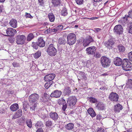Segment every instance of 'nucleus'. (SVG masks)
Masks as SVG:
<instances>
[{
  "label": "nucleus",
  "mask_w": 132,
  "mask_h": 132,
  "mask_svg": "<svg viewBox=\"0 0 132 132\" xmlns=\"http://www.w3.org/2000/svg\"><path fill=\"white\" fill-rule=\"evenodd\" d=\"M67 43L70 46L74 44L76 41V35L73 33L69 34L67 36Z\"/></svg>",
  "instance_id": "obj_1"
},
{
  "label": "nucleus",
  "mask_w": 132,
  "mask_h": 132,
  "mask_svg": "<svg viewBox=\"0 0 132 132\" xmlns=\"http://www.w3.org/2000/svg\"><path fill=\"white\" fill-rule=\"evenodd\" d=\"M132 64L129 60L127 59H123V63L122 65L123 70L126 71H129L131 70Z\"/></svg>",
  "instance_id": "obj_2"
},
{
  "label": "nucleus",
  "mask_w": 132,
  "mask_h": 132,
  "mask_svg": "<svg viewBox=\"0 0 132 132\" xmlns=\"http://www.w3.org/2000/svg\"><path fill=\"white\" fill-rule=\"evenodd\" d=\"M47 54L50 56H54L56 54L57 50L53 44H51L49 46L47 51Z\"/></svg>",
  "instance_id": "obj_3"
},
{
  "label": "nucleus",
  "mask_w": 132,
  "mask_h": 132,
  "mask_svg": "<svg viewBox=\"0 0 132 132\" xmlns=\"http://www.w3.org/2000/svg\"><path fill=\"white\" fill-rule=\"evenodd\" d=\"M101 62L102 66L104 68L107 67L110 65L111 61L108 57L103 56L101 59Z\"/></svg>",
  "instance_id": "obj_4"
},
{
  "label": "nucleus",
  "mask_w": 132,
  "mask_h": 132,
  "mask_svg": "<svg viewBox=\"0 0 132 132\" xmlns=\"http://www.w3.org/2000/svg\"><path fill=\"white\" fill-rule=\"evenodd\" d=\"M77 102V99L74 96L70 97L68 99V105L71 108L75 107V105Z\"/></svg>",
  "instance_id": "obj_5"
},
{
  "label": "nucleus",
  "mask_w": 132,
  "mask_h": 132,
  "mask_svg": "<svg viewBox=\"0 0 132 132\" xmlns=\"http://www.w3.org/2000/svg\"><path fill=\"white\" fill-rule=\"evenodd\" d=\"M39 98V96L38 94L35 93L32 94L29 97V101L30 103H37Z\"/></svg>",
  "instance_id": "obj_6"
},
{
  "label": "nucleus",
  "mask_w": 132,
  "mask_h": 132,
  "mask_svg": "<svg viewBox=\"0 0 132 132\" xmlns=\"http://www.w3.org/2000/svg\"><path fill=\"white\" fill-rule=\"evenodd\" d=\"M119 96L118 94L116 93L111 92L109 95V100L113 102H116L118 101Z\"/></svg>",
  "instance_id": "obj_7"
},
{
  "label": "nucleus",
  "mask_w": 132,
  "mask_h": 132,
  "mask_svg": "<svg viewBox=\"0 0 132 132\" xmlns=\"http://www.w3.org/2000/svg\"><path fill=\"white\" fill-rule=\"evenodd\" d=\"M94 40L92 37L90 36H87L84 40L83 45L85 47L88 46L91 42H94Z\"/></svg>",
  "instance_id": "obj_8"
},
{
  "label": "nucleus",
  "mask_w": 132,
  "mask_h": 132,
  "mask_svg": "<svg viewBox=\"0 0 132 132\" xmlns=\"http://www.w3.org/2000/svg\"><path fill=\"white\" fill-rule=\"evenodd\" d=\"M25 36L24 35L18 36L16 39V42L18 45H22L25 43Z\"/></svg>",
  "instance_id": "obj_9"
},
{
  "label": "nucleus",
  "mask_w": 132,
  "mask_h": 132,
  "mask_svg": "<svg viewBox=\"0 0 132 132\" xmlns=\"http://www.w3.org/2000/svg\"><path fill=\"white\" fill-rule=\"evenodd\" d=\"M123 29L122 26L120 24L116 26L114 28V31L117 34L120 35L122 33Z\"/></svg>",
  "instance_id": "obj_10"
},
{
  "label": "nucleus",
  "mask_w": 132,
  "mask_h": 132,
  "mask_svg": "<svg viewBox=\"0 0 132 132\" xmlns=\"http://www.w3.org/2000/svg\"><path fill=\"white\" fill-rule=\"evenodd\" d=\"M16 33V31L14 29L12 28H8L6 31L7 35H5L6 36H13Z\"/></svg>",
  "instance_id": "obj_11"
},
{
  "label": "nucleus",
  "mask_w": 132,
  "mask_h": 132,
  "mask_svg": "<svg viewBox=\"0 0 132 132\" xmlns=\"http://www.w3.org/2000/svg\"><path fill=\"white\" fill-rule=\"evenodd\" d=\"M62 94V92L60 90H56L53 92L50 95L52 97L58 98L60 97Z\"/></svg>",
  "instance_id": "obj_12"
},
{
  "label": "nucleus",
  "mask_w": 132,
  "mask_h": 132,
  "mask_svg": "<svg viewBox=\"0 0 132 132\" xmlns=\"http://www.w3.org/2000/svg\"><path fill=\"white\" fill-rule=\"evenodd\" d=\"M96 50V47L94 46L89 47L86 50V53L88 54H93L95 53Z\"/></svg>",
  "instance_id": "obj_13"
},
{
  "label": "nucleus",
  "mask_w": 132,
  "mask_h": 132,
  "mask_svg": "<svg viewBox=\"0 0 132 132\" xmlns=\"http://www.w3.org/2000/svg\"><path fill=\"white\" fill-rule=\"evenodd\" d=\"M123 60L122 59L119 57H117L114 58L113 60L114 64L116 66H120L123 63Z\"/></svg>",
  "instance_id": "obj_14"
},
{
  "label": "nucleus",
  "mask_w": 132,
  "mask_h": 132,
  "mask_svg": "<svg viewBox=\"0 0 132 132\" xmlns=\"http://www.w3.org/2000/svg\"><path fill=\"white\" fill-rule=\"evenodd\" d=\"M55 76V75L54 73L49 74L44 77V80L46 81H51L54 79Z\"/></svg>",
  "instance_id": "obj_15"
},
{
  "label": "nucleus",
  "mask_w": 132,
  "mask_h": 132,
  "mask_svg": "<svg viewBox=\"0 0 132 132\" xmlns=\"http://www.w3.org/2000/svg\"><path fill=\"white\" fill-rule=\"evenodd\" d=\"M114 42L112 39H110L107 41L105 42V45L109 49H112V46L114 44Z\"/></svg>",
  "instance_id": "obj_16"
},
{
  "label": "nucleus",
  "mask_w": 132,
  "mask_h": 132,
  "mask_svg": "<svg viewBox=\"0 0 132 132\" xmlns=\"http://www.w3.org/2000/svg\"><path fill=\"white\" fill-rule=\"evenodd\" d=\"M96 108L99 110H103L105 109V105L101 102H99L97 104H96Z\"/></svg>",
  "instance_id": "obj_17"
},
{
  "label": "nucleus",
  "mask_w": 132,
  "mask_h": 132,
  "mask_svg": "<svg viewBox=\"0 0 132 132\" xmlns=\"http://www.w3.org/2000/svg\"><path fill=\"white\" fill-rule=\"evenodd\" d=\"M50 117L54 121H56L58 118V116L56 112H51L50 113Z\"/></svg>",
  "instance_id": "obj_18"
},
{
  "label": "nucleus",
  "mask_w": 132,
  "mask_h": 132,
  "mask_svg": "<svg viewBox=\"0 0 132 132\" xmlns=\"http://www.w3.org/2000/svg\"><path fill=\"white\" fill-rule=\"evenodd\" d=\"M37 42L40 47H43L45 46V42L42 37L39 38Z\"/></svg>",
  "instance_id": "obj_19"
},
{
  "label": "nucleus",
  "mask_w": 132,
  "mask_h": 132,
  "mask_svg": "<svg viewBox=\"0 0 132 132\" xmlns=\"http://www.w3.org/2000/svg\"><path fill=\"white\" fill-rule=\"evenodd\" d=\"M22 114V111L21 109H19L16 112L15 114L13 116L12 119H15L21 117Z\"/></svg>",
  "instance_id": "obj_20"
},
{
  "label": "nucleus",
  "mask_w": 132,
  "mask_h": 132,
  "mask_svg": "<svg viewBox=\"0 0 132 132\" xmlns=\"http://www.w3.org/2000/svg\"><path fill=\"white\" fill-rule=\"evenodd\" d=\"M122 109V106L119 103H118L114 106V111L116 112L119 113Z\"/></svg>",
  "instance_id": "obj_21"
},
{
  "label": "nucleus",
  "mask_w": 132,
  "mask_h": 132,
  "mask_svg": "<svg viewBox=\"0 0 132 132\" xmlns=\"http://www.w3.org/2000/svg\"><path fill=\"white\" fill-rule=\"evenodd\" d=\"M11 26L14 28H16L17 27V23L16 20L15 19H12L9 22Z\"/></svg>",
  "instance_id": "obj_22"
},
{
  "label": "nucleus",
  "mask_w": 132,
  "mask_h": 132,
  "mask_svg": "<svg viewBox=\"0 0 132 132\" xmlns=\"http://www.w3.org/2000/svg\"><path fill=\"white\" fill-rule=\"evenodd\" d=\"M87 112L88 113L92 118L94 117L96 115L95 112L92 108H90L88 109L87 110Z\"/></svg>",
  "instance_id": "obj_23"
},
{
  "label": "nucleus",
  "mask_w": 132,
  "mask_h": 132,
  "mask_svg": "<svg viewBox=\"0 0 132 132\" xmlns=\"http://www.w3.org/2000/svg\"><path fill=\"white\" fill-rule=\"evenodd\" d=\"M10 108L11 111H15L19 109V106L18 104H14L10 106Z\"/></svg>",
  "instance_id": "obj_24"
},
{
  "label": "nucleus",
  "mask_w": 132,
  "mask_h": 132,
  "mask_svg": "<svg viewBox=\"0 0 132 132\" xmlns=\"http://www.w3.org/2000/svg\"><path fill=\"white\" fill-rule=\"evenodd\" d=\"M58 41L59 44L60 45H64L67 43V41L63 37L59 38Z\"/></svg>",
  "instance_id": "obj_25"
},
{
  "label": "nucleus",
  "mask_w": 132,
  "mask_h": 132,
  "mask_svg": "<svg viewBox=\"0 0 132 132\" xmlns=\"http://www.w3.org/2000/svg\"><path fill=\"white\" fill-rule=\"evenodd\" d=\"M58 104L60 105H62L66 103V102L63 97H61L57 101Z\"/></svg>",
  "instance_id": "obj_26"
},
{
  "label": "nucleus",
  "mask_w": 132,
  "mask_h": 132,
  "mask_svg": "<svg viewBox=\"0 0 132 132\" xmlns=\"http://www.w3.org/2000/svg\"><path fill=\"white\" fill-rule=\"evenodd\" d=\"M52 3L54 6L56 7L60 5L61 1V0H52Z\"/></svg>",
  "instance_id": "obj_27"
},
{
  "label": "nucleus",
  "mask_w": 132,
  "mask_h": 132,
  "mask_svg": "<svg viewBox=\"0 0 132 132\" xmlns=\"http://www.w3.org/2000/svg\"><path fill=\"white\" fill-rule=\"evenodd\" d=\"M71 92V90L70 88L68 87H64L63 93L65 95H69Z\"/></svg>",
  "instance_id": "obj_28"
},
{
  "label": "nucleus",
  "mask_w": 132,
  "mask_h": 132,
  "mask_svg": "<svg viewBox=\"0 0 132 132\" xmlns=\"http://www.w3.org/2000/svg\"><path fill=\"white\" fill-rule=\"evenodd\" d=\"M48 16L50 21L51 22H53L54 21L55 17L53 13H49L48 14Z\"/></svg>",
  "instance_id": "obj_29"
},
{
  "label": "nucleus",
  "mask_w": 132,
  "mask_h": 132,
  "mask_svg": "<svg viewBox=\"0 0 132 132\" xmlns=\"http://www.w3.org/2000/svg\"><path fill=\"white\" fill-rule=\"evenodd\" d=\"M67 10L65 7L62 8V10L61 12V14L62 15L66 16L68 14Z\"/></svg>",
  "instance_id": "obj_30"
},
{
  "label": "nucleus",
  "mask_w": 132,
  "mask_h": 132,
  "mask_svg": "<svg viewBox=\"0 0 132 132\" xmlns=\"http://www.w3.org/2000/svg\"><path fill=\"white\" fill-rule=\"evenodd\" d=\"M53 125L52 121L51 120H48L46 122L45 126L46 127L49 128H51Z\"/></svg>",
  "instance_id": "obj_31"
},
{
  "label": "nucleus",
  "mask_w": 132,
  "mask_h": 132,
  "mask_svg": "<svg viewBox=\"0 0 132 132\" xmlns=\"http://www.w3.org/2000/svg\"><path fill=\"white\" fill-rule=\"evenodd\" d=\"M126 85L128 87L130 88H132V80L129 79L126 84Z\"/></svg>",
  "instance_id": "obj_32"
},
{
  "label": "nucleus",
  "mask_w": 132,
  "mask_h": 132,
  "mask_svg": "<svg viewBox=\"0 0 132 132\" xmlns=\"http://www.w3.org/2000/svg\"><path fill=\"white\" fill-rule=\"evenodd\" d=\"M73 124L72 123H69L67 125L65 128L67 130H71L73 128Z\"/></svg>",
  "instance_id": "obj_33"
},
{
  "label": "nucleus",
  "mask_w": 132,
  "mask_h": 132,
  "mask_svg": "<svg viewBox=\"0 0 132 132\" xmlns=\"http://www.w3.org/2000/svg\"><path fill=\"white\" fill-rule=\"evenodd\" d=\"M37 104L34 103V104H32L30 105V109L31 111H35V108L37 107Z\"/></svg>",
  "instance_id": "obj_34"
},
{
  "label": "nucleus",
  "mask_w": 132,
  "mask_h": 132,
  "mask_svg": "<svg viewBox=\"0 0 132 132\" xmlns=\"http://www.w3.org/2000/svg\"><path fill=\"white\" fill-rule=\"evenodd\" d=\"M34 37V36L32 33H30L28 36L27 40L28 41H30Z\"/></svg>",
  "instance_id": "obj_35"
},
{
  "label": "nucleus",
  "mask_w": 132,
  "mask_h": 132,
  "mask_svg": "<svg viewBox=\"0 0 132 132\" xmlns=\"http://www.w3.org/2000/svg\"><path fill=\"white\" fill-rule=\"evenodd\" d=\"M41 52L38 51L34 55V57L35 59L38 58L41 56Z\"/></svg>",
  "instance_id": "obj_36"
},
{
  "label": "nucleus",
  "mask_w": 132,
  "mask_h": 132,
  "mask_svg": "<svg viewBox=\"0 0 132 132\" xmlns=\"http://www.w3.org/2000/svg\"><path fill=\"white\" fill-rule=\"evenodd\" d=\"M88 100L90 102L93 103H95L97 101L96 98L93 97H89Z\"/></svg>",
  "instance_id": "obj_37"
},
{
  "label": "nucleus",
  "mask_w": 132,
  "mask_h": 132,
  "mask_svg": "<svg viewBox=\"0 0 132 132\" xmlns=\"http://www.w3.org/2000/svg\"><path fill=\"white\" fill-rule=\"evenodd\" d=\"M39 46L38 45V44L37 42H32L31 46L32 47L34 48L37 50Z\"/></svg>",
  "instance_id": "obj_38"
},
{
  "label": "nucleus",
  "mask_w": 132,
  "mask_h": 132,
  "mask_svg": "<svg viewBox=\"0 0 132 132\" xmlns=\"http://www.w3.org/2000/svg\"><path fill=\"white\" fill-rule=\"evenodd\" d=\"M27 126L29 128H31L32 126L31 121V119H27L26 121Z\"/></svg>",
  "instance_id": "obj_39"
},
{
  "label": "nucleus",
  "mask_w": 132,
  "mask_h": 132,
  "mask_svg": "<svg viewBox=\"0 0 132 132\" xmlns=\"http://www.w3.org/2000/svg\"><path fill=\"white\" fill-rule=\"evenodd\" d=\"M129 17L128 16H126V15L125 16L121 18V20H120L119 21V22H120V21H123V22H125L126 23H127L128 22V18Z\"/></svg>",
  "instance_id": "obj_40"
},
{
  "label": "nucleus",
  "mask_w": 132,
  "mask_h": 132,
  "mask_svg": "<svg viewBox=\"0 0 132 132\" xmlns=\"http://www.w3.org/2000/svg\"><path fill=\"white\" fill-rule=\"evenodd\" d=\"M128 32L132 34V22H130L128 24Z\"/></svg>",
  "instance_id": "obj_41"
},
{
  "label": "nucleus",
  "mask_w": 132,
  "mask_h": 132,
  "mask_svg": "<svg viewBox=\"0 0 132 132\" xmlns=\"http://www.w3.org/2000/svg\"><path fill=\"white\" fill-rule=\"evenodd\" d=\"M43 125V123L41 121H38L35 124V126L37 128H40Z\"/></svg>",
  "instance_id": "obj_42"
},
{
  "label": "nucleus",
  "mask_w": 132,
  "mask_h": 132,
  "mask_svg": "<svg viewBox=\"0 0 132 132\" xmlns=\"http://www.w3.org/2000/svg\"><path fill=\"white\" fill-rule=\"evenodd\" d=\"M94 57L97 58H100L101 56L100 53L99 52H96V53H94Z\"/></svg>",
  "instance_id": "obj_43"
},
{
  "label": "nucleus",
  "mask_w": 132,
  "mask_h": 132,
  "mask_svg": "<svg viewBox=\"0 0 132 132\" xmlns=\"http://www.w3.org/2000/svg\"><path fill=\"white\" fill-rule=\"evenodd\" d=\"M119 49L120 52H123L125 51V48L123 46H119Z\"/></svg>",
  "instance_id": "obj_44"
},
{
  "label": "nucleus",
  "mask_w": 132,
  "mask_h": 132,
  "mask_svg": "<svg viewBox=\"0 0 132 132\" xmlns=\"http://www.w3.org/2000/svg\"><path fill=\"white\" fill-rule=\"evenodd\" d=\"M56 29H57V31L58 30H61L63 29V27L62 25H60L57 26L56 27Z\"/></svg>",
  "instance_id": "obj_45"
},
{
  "label": "nucleus",
  "mask_w": 132,
  "mask_h": 132,
  "mask_svg": "<svg viewBox=\"0 0 132 132\" xmlns=\"http://www.w3.org/2000/svg\"><path fill=\"white\" fill-rule=\"evenodd\" d=\"M128 57L129 60L132 61V52H131L128 53Z\"/></svg>",
  "instance_id": "obj_46"
},
{
  "label": "nucleus",
  "mask_w": 132,
  "mask_h": 132,
  "mask_svg": "<svg viewBox=\"0 0 132 132\" xmlns=\"http://www.w3.org/2000/svg\"><path fill=\"white\" fill-rule=\"evenodd\" d=\"M12 64L13 66L14 67H18L20 66L19 64L17 63L16 62H13L12 63Z\"/></svg>",
  "instance_id": "obj_47"
},
{
  "label": "nucleus",
  "mask_w": 132,
  "mask_h": 132,
  "mask_svg": "<svg viewBox=\"0 0 132 132\" xmlns=\"http://www.w3.org/2000/svg\"><path fill=\"white\" fill-rule=\"evenodd\" d=\"M77 3L78 5H81L82 4L84 0H75Z\"/></svg>",
  "instance_id": "obj_48"
},
{
  "label": "nucleus",
  "mask_w": 132,
  "mask_h": 132,
  "mask_svg": "<svg viewBox=\"0 0 132 132\" xmlns=\"http://www.w3.org/2000/svg\"><path fill=\"white\" fill-rule=\"evenodd\" d=\"M26 14L25 15V16L26 18H29L31 19L33 18L32 16L30 14L28 13H26Z\"/></svg>",
  "instance_id": "obj_49"
},
{
  "label": "nucleus",
  "mask_w": 132,
  "mask_h": 132,
  "mask_svg": "<svg viewBox=\"0 0 132 132\" xmlns=\"http://www.w3.org/2000/svg\"><path fill=\"white\" fill-rule=\"evenodd\" d=\"M38 1L40 5L43 6L44 5V0H38Z\"/></svg>",
  "instance_id": "obj_50"
},
{
  "label": "nucleus",
  "mask_w": 132,
  "mask_h": 132,
  "mask_svg": "<svg viewBox=\"0 0 132 132\" xmlns=\"http://www.w3.org/2000/svg\"><path fill=\"white\" fill-rule=\"evenodd\" d=\"M62 105V109L63 111H65L67 108V104L66 103L65 104Z\"/></svg>",
  "instance_id": "obj_51"
},
{
  "label": "nucleus",
  "mask_w": 132,
  "mask_h": 132,
  "mask_svg": "<svg viewBox=\"0 0 132 132\" xmlns=\"http://www.w3.org/2000/svg\"><path fill=\"white\" fill-rule=\"evenodd\" d=\"M52 28H49L48 29H47L45 31V32H47V33H49L51 32H52Z\"/></svg>",
  "instance_id": "obj_52"
},
{
  "label": "nucleus",
  "mask_w": 132,
  "mask_h": 132,
  "mask_svg": "<svg viewBox=\"0 0 132 132\" xmlns=\"http://www.w3.org/2000/svg\"><path fill=\"white\" fill-rule=\"evenodd\" d=\"M102 118V117L100 114H98L97 115L96 119L97 120H100Z\"/></svg>",
  "instance_id": "obj_53"
},
{
  "label": "nucleus",
  "mask_w": 132,
  "mask_h": 132,
  "mask_svg": "<svg viewBox=\"0 0 132 132\" xmlns=\"http://www.w3.org/2000/svg\"><path fill=\"white\" fill-rule=\"evenodd\" d=\"M104 129L103 128H98L97 132H104Z\"/></svg>",
  "instance_id": "obj_54"
},
{
  "label": "nucleus",
  "mask_w": 132,
  "mask_h": 132,
  "mask_svg": "<svg viewBox=\"0 0 132 132\" xmlns=\"http://www.w3.org/2000/svg\"><path fill=\"white\" fill-rule=\"evenodd\" d=\"M8 39L9 42L11 43H13L14 42V40L13 38H11Z\"/></svg>",
  "instance_id": "obj_55"
},
{
  "label": "nucleus",
  "mask_w": 132,
  "mask_h": 132,
  "mask_svg": "<svg viewBox=\"0 0 132 132\" xmlns=\"http://www.w3.org/2000/svg\"><path fill=\"white\" fill-rule=\"evenodd\" d=\"M48 84V83L47 82H46L45 85L44 87L46 89H48L50 87Z\"/></svg>",
  "instance_id": "obj_56"
},
{
  "label": "nucleus",
  "mask_w": 132,
  "mask_h": 132,
  "mask_svg": "<svg viewBox=\"0 0 132 132\" xmlns=\"http://www.w3.org/2000/svg\"><path fill=\"white\" fill-rule=\"evenodd\" d=\"M94 29V31L95 33L98 32L101 30L100 28H95Z\"/></svg>",
  "instance_id": "obj_57"
},
{
  "label": "nucleus",
  "mask_w": 132,
  "mask_h": 132,
  "mask_svg": "<svg viewBox=\"0 0 132 132\" xmlns=\"http://www.w3.org/2000/svg\"><path fill=\"white\" fill-rule=\"evenodd\" d=\"M128 16L132 19V11H130L128 12Z\"/></svg>",
  "instance_id": "obj_58"
},
{
  "label": "nucleus",
  "mask_w": 132,
  "mask_h": 132,
  "mask_svg": "<svg viewBox=\"0 0 132 132\" xmlns=\"http://www.w3.org/2000/svg\"><path fill=\"white\" fill-rule=\"evenodd\" d=\"M36 132H44V131L42 128H39L37 130Z\"/></svg>",
  "instance_id": "obj_59"
},
{
  "label": "nucleus",
  "mask_w": 132,
  "mask_h": 132,
  "mask_svg": "<svg viewBox=\"0 0 132 132\" xmlns=\"http://www.w3.org/2000/svg\"><path fill=\"white\" fill-rule=\"evenodd\" d=\"M120 22V23H121V24L124 26H125L127 23L125 22H123V21H120V22Z\"/></svg>",
  "instance_id": "obj_60"
},
{
  "label": "nucleus",
  "mask_w": 132,
  "mask_h": 132,
  "mask_svg": "<svg viewBox=\"0 0 132 132\" xmlns=\"http://www.w3.org/2000/svg\"><path fill=\"white\" fill-rule=\"evenodd\" d=\"M5 80H6V79H1L0 80V82L1 83L5 84V82L4 81Z\"/></svg>",
  "instance_id": "obj_61"
},
{
  "label": "nucleus",
  "mask_w": 132,
  "mask_h": 132,
  "mask_svg": "<svg viewBox=\"0 0 132 132\" xmlns=\"http://www.w3.org/2000/svg\"><path fill=\"white\" fill-rule=\"evenodd\" d=\"M52 32H56L57 31V29H56V27H55L54 28H52Z\"/></svg>",
  "instance_id": "obj_62"
},
{
  "label": "nucleus",
  "mask_w": 132,
  "mask_h": 132,
  "mask_svg": "<svg viewBox=\"0 0 132 132\" xmlns=\"http://www.w3.org/2000/svg\"><path fill=\"white\" fill-rule=\"evenodd\" d=\"M23 109L25 111H27L26 108L27 106L26 105H25L24 104H23Z\"/></svg>",
  "instance_id": "obj_63"
},
{
  "label": "nucleus",
  "mask_w": 132,
  "mask_h": 132,
  "mask_svg": "<svg viewBox=\"0 0 132 132\" xmlns=\"http://www.w3.org/2000/svg\"><path fill=\"white\" fill-rule=\"evenodd\" d=\"M49 81V82H47L48 83V84L49 85H50L49 86H50L53 83V81L52 80L51 81Z\"/></svg>",
  "instance_id": "obj_64"
}]
</instances>
